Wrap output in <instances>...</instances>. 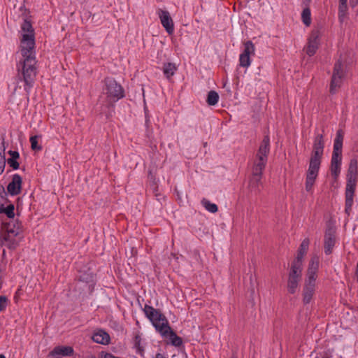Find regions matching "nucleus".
I'll use <instances>...</instances> for the list:
<instances>
[{"label": "nucleus", "mask_w": 358, "mask_h": 358, "mask_svg": "<svg viewBox=\"0 0 358 358\" xmlns=\"http://www.w3.org/2000/svg\"><path fill=\"white\" fill-rule=\"evenodd\" d=\"M21 36L20 51L23 59L21 62L22 69H18L14 91L16 92L17 87L20 88V83L23 82L24 89L27 94L29 95L36 76V60L34 51V29L31 24L27 20H24L21 26Z\"/></svg>", "instance_id": "1"}, {"label": "nucleus", "mask_w": 358, "mask_h": 358, "mask_svg": "<svg viewBox=\"0 0 358 358\" xmlns=\"http://www.w3.org/2000/svg\"><path fill=\"white\" fill-rule=\"evenodd\" d=\"M324 141L322 134H317L313 145L308 169L306 173L305 189L308 192H312L313 186L318 176L322 157L324 153Z\"/></svg>", "instance_id": "2"}, {"label": "nucleus", "mask_w": 358, "mask_h": 358, "mask_svg": "<svg viewBox=\"0 0 358 358\" xmlns=\"http://www.w3.org/2000/svg\"><path fill=\"white\" fill-rule=\"evenodd\" d=\"M269 151L270 139L268 136H265L259 145L254 159L252 176L249 182V187L251 189V191H254L255 192H259V187L262 185L261 179L262 171L266 166Z\"/></svg>", "instance_id": "3"}, {"label": "nucleus", "mask_w": 358, "mask_h": 358, "mask_svg": "<svg viewBox=\"0 0 358 358\" xmlns=\"http://www.w3.org/2000/svg\"><path fill=\"white\" fill-rule=\"evenodd\" d=\"M124 96V90L115 80L112 78H106L104 80L102 95L100 101L106 99V106H110Z\"/></svg>", "instance_id": "4"}, {"label": "nucleus", "mask_w": 358, "mask_h": 358, "mask_svg": "<svg viewBox=\"0 0 358 358\" xmlns=\"http://www.w3.org/2000/svg\"><path fill=\"white\" fill-rule=\"evenodd\" d=\"M143 310L145 316L159 333L162 331H164V329H169L168 321L160 310L149 305H145Z\"/></svg>", "instance_id": "5"}, {"label": "nucleus", "mask_w": 358, "mask_h": 358, "mask_svg": "<svg viewBox=\"0 0 358 358\" xmlns=\"http://www.w3.org/2000/svg\"><path fill=\"white\" fill-rule=\"evenodd\" d=\"M320 259L317 256H313L308 264L304 285L316 288V279L319 269Z\"/></svg>", "instance_id": "6"}, {"label": "nucleus", "mask_w": 358, "mask_h": 358, "mask_svg": "<svg viewBox=\"0 0 358 358\" xmlns=\"http://www.w3.org/2000/svg\"><path fill=\"white\" fill-rule=\"evenodd\" d=\"M358 177L347 176V184L345 188V213L349 215L353 205V197L355 192Z\"/></svg>", "instance_id": "7"}, {"label": "nucleus", "mask_w": 358, "mask_h": 358, "mask_svg": "<svg viewBox=\"0 0 358 358\" xmlns=\"http://www.w3.org/2000/svg\"><path fill=\"white\" fill-rule=\"evenodd\" d=\"M345 77V71L343 70V64L338 60L334 65L333 75L330 83V92L335 94L341 87L343 80Z\"/></svg>", "instance_id": "8"}, {"label": "nucleus", "mask_w": 358, "mask_h": 358, "mask_svg": "<svg viewBox=\"0 0 358 358\" xmlns=\"http://www.w3.org/2000/svg\"><path fill=\"white\" fill-rule=\"evenodd\" d=\"M255 48L251 41L244 43V50L239 56V64L242 67L248 68L251 64L250 57L255 55Z\"/></svg>", "instance_id": "9"}, {"label": "nucleus", "mask_w": 358, "mask_h": 358, "mask_svg": "<svg viewBox=\"0 0 358 358\" xmlns=\"http://www.w3.org/2000/svg\"><path fill=\"white\" fill-rule=\"evenodd\" d=\"M157 14L161 23L168 34H171L174 31V25L170 13L167 10L159 9Z\"/></svg>", "instance_id": "10"}, {"label": "nucleus", "mask_w": 358, "mask_h": 358, "mask_svg": "<svg viewBox=\"0 0 358 358\" xmlns=\"http://www.w3.org/2000/svg\"><path fill=\"white\" fill-rule=\"evenodd\" d=\"M319 31L315 30L312 31L308 38V45L305 49L306 54L309 56H312L316 52L319 45Z\"/></svg>", "instance_id": "11"}, {"label": "nucleus", "mask_w": 358, "mask_h": 358, "mask_svg": "<svg viewBox=\"0 0 358 358\" xmlns=\"http://www.w3.org/2000/svg\"><path fill=\"white\" fill-rule=\"evenodd\" d=\"M3 230L5 231V234L3 235L4 241L9 242V243L14 247L17 243H15L13 241V238L19 235V228L16 227L15 225L11 226L10 224H8L3 226Z\"/></svg>", "instance_id": "12"}, {"label": "nucleus", "mask_w": 358, "mask_h": 358, "mask_svg": "<svg viewBox=\"0 0 358 358\" xmlns=\"http://www.w3.org/2000/svg\"><path fill=\"white\" fill-rule=\"evenodd\" d=\"M22 178L18 174H14L12 181L8 184L7 190L11 195H17L21 192Z\"/></svg>", "instance_id": "13"}, {"label": "nucleus", "mask_w": 358, "mask_h": 358, "mask_svg": "<svg viewBox=\"0 0 358 358\" xmlns=\"http://www.w3.org/2000/svg\"><path fill=\"white\" fill-rule=\"evenodd\" d=\"M73 349L71 346H57L50 353L49 356L59 358L61 356H71L73 354Z\"/></svg>", "instance_id": "14"}, {"label": "nucleus", "mask_w": 358, "mask_h": 358, "mask_svg": "<svg viewBox=\"0 0 358 358\" xmlns=\"http://www.w3.org/2000/svg\"><path fill=\"white\" fill-rule=\"evenodd\" d=\"M343 141V132L341 129L337 131L336 138L334 139V150L332 157H342V147Z\"/></svg>", "instance_id": "15"}, {"label": "nucleus", "mask_w": 358, "mask_h": 358, "mask_svg": "<svg viewBox=\"0 0 358 358\" xmlns=\"http://www.w3.org/2000/svg\"><path fill=\"white\" fill-rule=\"evenodd\" d=\"M334 231L329 229L326 231L324 235V252L327 255L331 252L335 244Z\"/></svg>", "instance_id": "16"}, {"label": "nucleus", "mask_w": 358, "mask_h": 358, "mask_svg": "<svg viewBox=\"0 0 358 358\" xmlns=\"http://www.w3.org/2000/svg\"><path fill=\"white\" fill-rule=\"evenodd\" d=\"M341 161L342 157H331L330 170L335 182L337 181L341 173Z\"/></svg>", "instance_id": "17"}, {"label": "nucleus", "mask_w": 358, "mask_h": 358, "mask_svg": "<svg viewBox=\"0 0 358 358\" xmlns=\"http://www.w3.org/2000/svg\"><path fill=\"white\" fill-rule=\"evenodd\" d=\"M160 334L162 336L168 338L171 343L176 347L180 346L182 343V338L176 335V334L171 330L169 327V329H164V331H161Z\"/></svg>", "instance_id": "18"}, {"label": "nucleus", "mask_w": 358, "mask_h": 358, "mask_svg": "<svg viewBox=\"0 0 358 358\" xmlns=\"http://www.w3.org/2000/svg\"><path fill=\"white\" fill-rule=\"evenodd\" d=\"M92 340L96 343L108 345L110 343V338L107 332L100 329L94 333Z\"/></svg>", "instance_id": "19"}, {"label": "nucleus", "mask_w": 358, "mask_h": 358, "mask_svg": "<svg viewBox=\"0 0 358 358\" xmlns=\"http://www.w3.org/2000/svg\"><path fill=\"white\" fill-rule=\"evenodd\" d=\"M302 263L301 262L294 260L291 266L288 278H293L294 279L301 280L302 271Z\"/></svg>", "instance_id": "20"}, {"label": "nucleus", "mask_w": 358, "mask_h": 358, "mask_svg": "<svg viewBox=\"0 0 358 358\" xmlns=\"http://www.w3.org/2000/svg\"><path fill=\"white\" fill-rule=\"evenodd\" d=\"M309 244L310 240L308 238H305L302 241L299 248L297 256L294 260L303 262V257L305 256L308 250Z\"/></svg>", "instance_id": "21"}, {"label": "nucleus", "mask_w": 358, "mask_h": 358, "mask_svg": "<svg viewBox=\"0 0 358 358\" xmlns=\"http://www.w3.org/2000/svg\"><path fill=\"white\" fill-rule=\"evenodd\" d=\"M348 0H339L338 17L339 20L343 22L347 17L348 14Z\"/></svg>", "instance_id": "22"}, {"label": "nucleus", "mask_w": 358, "mask_h": 358, "mask_svg": "<svg viewBox=\"0 0 358 358\" xmlns=\"http://www.w3.org/2000/svg\"><path fill=\"white\" fill-rule=\"evenodd\" d=\"M315 288L303 286V301L304 303H309L314 295Z\"/></svg>", "instance_id": "23"}, {"label": "nucleus", "mask_w": 358, "mask_h": 358, "mask_svg": "<svg viewBox=\"0 0 358 358\" xmlns=\"http://www.w3.org/2000/svg\"><path fill=\"white\" fill-rule=\"evenodd\" d=\"M177 70L176 66L173 63H166L163 66V73L167 78L173 76Z\"/></svg>", "instance_id": "24"}, {"label": "nucleus", "mask_w": 358, "mask_h": 358, "mask_svg": "<svg viewBox=\"0 0 358 358\" xmlns=\"http://www.w3.org/2000/svg\"><path fill=\"white\" fill-rule=\"evenodd\" d=\"M357 160L353 158L350 160L347 176L358 177Z\"/></svg>", "instance_id": "25"}, {"label": "nucleus", "mask_w": 358, "mask_h": 358, "mask_svg": "<svg viewBox=\"0 0 358 358\" xmlns=\"http://www.w3.org/2000/svg\"><path fill=\"white\" fill-rule=\"evenodd\" d=\"M5 151V143L3 141H1L0 143V175L3 173L6 166Z\"/></svg>", "instance_id": "26"}, {"label": "nucleus", "mask_w": 358, "mask_h": 358, "mask_svg": "<svg viewBox=\"0 0 358 358\" xmlns=\"http://www.w3.org/2000/svg\"><path fill=\"white\" fill-rule=\"evenodd\" d=\"M300 280L293 278H288L287 290L290 294H294L296 292Z\"/></svg>", "instance_id": "27"}, {"label": "nucleus", "mask_w": 358, "mask_h": 358, "mask_svg": "<svg viewBox=\"0 0 358 358\" xmlns=\"http://www.w3.org/2000/svg\"><path fill=\"white\" fill-rule=\"evenodd\" d=\"M201 203L205 209L210 213H215L218 210L217 206L215 203H211L206 199H203Z\"/></svg>", "instance_id": "28"}, {"label": "nucleus", "mask_w": 358, "mask_h": 358, "mask_svg": "<svg viewBox=\"0 0 358 358\" xmlns=\"http://www.w3.org/2000/svg\"><path fill=\"white\" fill-rule=\"evenodd\" d=\"M219 98V94L215 91L211 90L208 94L206 102L209 106H215L217 103Z\"/></svg>", "instance_id": "29"}, {"label": "nucleus", "mask_w": 358, "mask_h": 358, "mask_svg": "<svg viewBox=\"0 0 358 358\" xmlns=\"http://www.w3.org/2000/svg\"><path fill=\"white\" fill-rule=\"evenodd\" d=\"M302 21L306 26H309L311 23L310 10L309 8H304L301 13Z\"/></svg>", "instance_id": "30"}, {"label": "nucleus", "mask_w": 358, "mask_h": 358, "mask_svg": "<svg viewBox=\"0 0 358 358\" xmlns=\"http://www.w3.org/2000/svg\"><path fill=\"white\" fill-rule=\"evenodd\" d=\"M38 136H31L29 138V141L31 143V148L33 150L38 151L42 149V147L38 143Z\"/></svg>", "instance_id": "31"}, {"label": "nucleus", "mask_w": 358, "mask_h": 358, "mask_svg": "<svg viewBox=\"0 0 358 358\" xmlns=\"http://www.w3.org/2000/svg\"><path fill=\"white\" fill-rule=\"evenodd\" d=\"M14 210V206L13 204H10L7 207H6L4 213L7 215L8 218H13L15 216Z\"/></svg>", "instance_id": "32"}, {"label": "nucleus", "mask_w": 358, "mask_h": 358, "mask_svg": "<svg viewBox=\"0 0 358 358\" xmlns=\"http://www.w3.org/2000/svg\"><path fill=\"white\" fill-rule=\"evenodd\" d=\"M8 299L5 296H0V312L4 310L7 306Z\"/></svg>", "instance_id": "33"}, {"label": "nucleus", "mask_w": 358, "mask_h": 358, "mask_svg": "<svg viewBox=\"0 0 358 358\" xmlns=\"http://www.w3.org/2000/svg\"><path fill=\"white\" fill-rule=\"evenodd\" d=\"M8 164L12 167L13 169L16 170L19 169V163L16 159H8L7 160Z\"/></svg>", "instance_id": "34"}, {"label": "nucleus", "mask_w": 358, "mask_h": 358, "mask_svg": "<svg viewBox=\"0 0 358 358\" xmlns=\"http://www.w3.org/2000/svg\"><path fill=\"white\" fill-rule=\"evenodd\" d=\"M8 154L10 155L11 157L10 159H11L17 160L20 157V155L17 151L10 150L8 151Z\"/></svg>", "instance_id": "35"}, {"label": "nucleus", "mask_w": 358, "mask_h": 358, "mask_svg": "<svg viewBox=\"0 0 358 358\" xmlns=\"http://www.w3.org/2000/svg\"><path fill=\"white\" fill-rule=\"evenodd\" d=\"M5 208H4V207H3V206H0V213H4V212H5Z\"/></svg>", "instance_id": "36"}, {"label": "nucleus", "mask_w": 358, "mask_h": 358, "mask_svg": "<svg viewBox=\"0 0 358 358\" xmlns=\"http://www.w3.org/2000/svg\"><path fill=\"white\" fill-rule=\"evenodd\" d=\"M156 358H165V357L162 354L158 353L156 355Z\"/></svg>", "instance_id": "37"}, {"label": "nucleus", "mask_w": 358, "mask_h": 358, "mask_svg": "<svg viewBox=\"0 0 358 358\" xmlns=\"http://www.w3.org/2000/svg\"><path fill=\"white\" fill-rule=\"evenodd\" d=\"M0 358H6V357L3 355H0Z\"/></svg>", "instance_id": "38"}]
</instances>
